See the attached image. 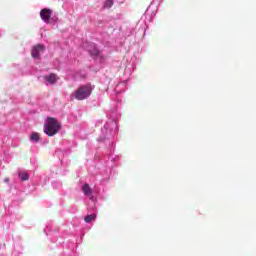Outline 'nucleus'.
I'll return each mask as SVG.
<instances>
[{
    "mask_svg": "<svg viewBox=\"0 0 256 256\" xmlns=\"http://www.w3.org/2000/svg\"><path fill=\"white\" fill-rule=\"evenodd\" d=\"M59 131H61V123L53 117H48L44 126V133H46L48 137H53L54 135H57Z\"/></svg>",
    "mask_w": 256,
    "mask_h": 256,
    "instance_id": "f257e3e1",
    "label": "nucleus"
},
{
    "mask_svg": "<svg viewBox=\"0 0 256 256\" xmlns=\"http://www.w3.org/2000/svg\"><path fill=\"white\" fill-rule=\"evenodd\" d=\"M92 93L93 87L91 84H85L76 89L74 97L77 101H85V99H89V97H91Z\"/></svg>",
    "mask_w": 256,
    "mask_h": 256,
    "instance_id": "f03ea898",
    "label": "nucleus"
},
{
    "mask_svg": "<svg viewBox=\"0 0 256 256\" xmlns=\"http://www.w3.org/2000/svg\"><path fill=\"white\" fill-rule=\"evenodd\" d=\"M44 51H45V45L37 44V45L32 47L31 56L34 59H39L41 53H43Z\"/></svg>",
    "mask_w": 256,
    "mask_h": 256,
    "instance_id": "7ed1b4c3",
    "label": "nucleus"
},
{
    "mask_svg": "<svg viewBox=\"0 0 256 256\" xmlns=\"http://www.w3.org/2000/svg\"><path fill=\"white\" fill-rule=\"evenodd\" d=\"M51 15H53V11L49 8H44L40 11V17L45 23L51 21Z\"/></svg>",
    "mask_w": 256,
    "mask_h": 256,
    "instance_id": "20e7f679",
    "label": "nucleus"
},
{
    "mask_svg": "<svg viewBox=\"0 0 256 256\" xmlns=\"http://www.w3.org/2000/svg\"><path fill=\"white\" fill-rule=\"evenodd\" d=\"M43 79L47 81L50 85H55L59 78L57 77V74L51 73L49 75L44 76Z\"/></svg>",
    "mask_w": 256,
    "mask_h": 256,
    "instance_id": "39448f33",
    "label": "nucleus"
},
{
    "mask_svg": "<svg viewBox=\"0 0 256 256\" xmlns=\"http://www.w3.org/2000/svg\"><path fill=\"white\" fill-rule=\"evenodd\" d=\"M82 191H83L84 195H86V197H91L93 195V190L87 183L83 185Z\"/></svg>",
    "mask_w": 256,
    "mask_h": 256,
    "instance_id": "423d86ee",
    "label": "nucleus"
},
{
    "mask_svg": "<svg viewBox=\"0 0 256 256\" xmlns=\"http://www.w3.org/2000/svg\"><path fill=\"white\" fill-rule=\"evenodd\" d=\"M97 219V214H90L85 216L84 221L85 223H91V221H95Z\"/></svg>",
    "mask_w": 256,
    "mask_h": 256,
    "instance_id": "0eeeda50",
    "label": "nucleus"
},
{
    "mask_svg": "<svg viewBox=\"0 0 256 256\" xmlns=\"http://www.w3.org/2000/svg\"><path fill=\"white\" fill-rule=\"evenodd\" d=\"M18 177L21 181H29V174L27 172H19Z\"/></svg>",
    "mask_w": 256,
    "mask_h": 256,
    "instance_id": "6e6552de",
    "label": "nucleus"
},
{
    "mask_svg": "<svg viewBox=\"0 0 256 256\" xmlns=\"http://www.w3.org/2000/svg\"><path fill=\"white\" fill-rule=\"evenodd\" d=\"M89 53L91 55V57H97L99 56V49H97L95 46H94V49L93 50H89Z\"/></svg>",
    "mask_w": 256,
    "mask_h": 256,
    "instance_id": "1a4fd4ad",
    "label": "nucleus"
},
{
    "mask_svg": "<svg viewBox=\"0 0 256 256\" xmlns=\"http://www.w3.org/2000/svg\"><path fill=\"white\" fill-rule=\"evenodd\" d=\"M31 141H35L36 143L39 141V134L38 133H33L30 136Z\"/></svg>",
    "mask_w": 256,
    "mask_h": 256,
    "instance_id": "9d476101",
    "label": "nucleus"
},
{
    "mask_svg": "<svg viewBox=\"0 0 256 256\" xmlns=\"http://www.w3.org/2000/svg\"><path fill=\"white\" fill-rule=\"evenodd\" d=\"M104 7H106V9H111V7H113V0H107Z\"/></svg>",
    "mask_w": 256,
    "mask_h": 256,
    "instance_id": "9b49d317",
    "label": "nucleus"
},
{
    "mask_svg": "<svg viewBox=\"0 0 256 256\" xmlns=\"http://www.w3.org/2000/svg\"><path fill=\"white\" fill-rule=\"evenodd\" d=\"M5 183H9V178H5Z\"/></svg>",
    "mask_w": 256,
    "mask_h": 256,
    "instance_id": "f8f14e48",
    "label": "nucleus"
}]
</instances>
